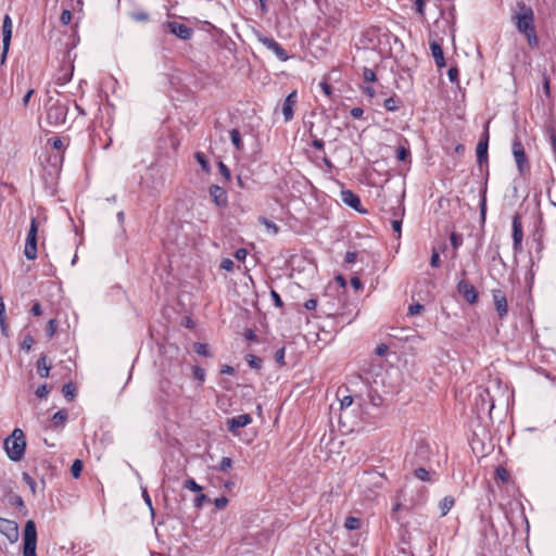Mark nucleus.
<instances>
[{"label": "nucleus", "mask_w": 556, "mask_h": 556, "mask_svg": "<svg viewBox=\"0 0 556 556\" xmlns=\"http://www.w3.org/2000/svg\"><path fill=\"white\" fill-rule=\"evenodd\" d=\"M511 22L515 24L517 30L522 34L530 48L536 49L539 47V38L534 24V12L532 8L526 4L525 1H518L513 10Z\"/></svg>", "instance_id": "f257e3e1"}, {"label": "nucleus", "mask_w": 556, "mask_h": 556, "mask_svg": "<svg viewBox=\"0 0 556 556\" xmlns=\"http://www.w3.org/2000/svg\"><path fill=\"white\" fill-rule=\"evenodd\" d=\"M4 448L8 457L13 462H18L23 458L26 448V439L24 432L16 428L10 437L4 441Z\"/></svg>", "instance_id": "f03ea898"}, {"label": "nucleus", "mask_w": 556, "mask_h": 556, "mask_svg": "<svg viewBox=\"0 0 556 556\" xmlns=\"http://www.w3.org/2000/svg\"><path fill=\"white\" fill-rule=\"evenodd\" d=\"M67 113V103L55 101L47 109V121L52 126H61L66 122Z\"/></svg>", "instance_id": "7ed1b4c3"}, {"label": "nucleus", "mask_w": 556, "mask_h": 556, "mask_svg": "<svg viewBox=\"0 0 556 556\" xmlns=\"http://www.w3.org/2000/svg\"><path fill=\"white\" fill-rule=\"evenodd\" d=\"M23 556H37V530L33 520H28L24 528Z\"/></svg>", "instance_id": "20e7f679"}, {"label": "nucleus", "mask_w": 556, "mask_h": 556, "mask_svg": "<svg viewBox=\"0 0 556 556\" xmlns=\"http://www.w3.org/2000/svg\"><path fill=\"white\" fill-rule=\"evenodd\" d=\"M37 235H38V224L37 219L33 217L30 219L29 230L26 237L24 254L25 257L29 261H33L37 257Z\"/></svg>", "instance_id": "39448f33"}, {"label": "nucleus", "mask_w": 556, "mask_h": 556, "mask_svg": "<svg viewBox=\"0 0 556 556\" xmlns=\"http://www.w3.org/2000/svg\"><path fill=\"white\" fill-rule=\"evenodd\" d=\"M475 407H476L478 415L484 414V413H491V410L494 407V402H493V399L491 397L488 389H484V388L477 389V395L475 397Z\"/></svg>", "instance_id": "423d86ee"}, {"label": "nucleus", "mask_w": 556, "mask_h": 556, "mask_svg": "<svg viewBox=\"0 0 556 556\" xmlns=\"http://www.w3.org/2000/svg\"><path fill=\"white\" fill-rule=\"evenodd\" d=\"M12 29H13L12 18L10 17L9 14H5L3 17V22H2V52H1V58H0L1 63L5 62V59H7V55L9 52L11 38H12Z\"/></svg>", "instance_id": "0eeeda50"}, {"label": "nucleus", "mask_w": 556, "mask_h": 556, "mask_svg": "<svg viewBox=\"0 0 556 556\" xmlns=\"http://www.w3.org/2000/svg\"><path fill=\"white\" fill-rule=\"evenodd\" d=\"M257 40L265 48L273 51L278 60L285 62L289 59V55L286 52V50L274 38L264 36L262 34H257Z\"/></svg>", "instance_id": "6e6552de"}, {"label": "nucleus", "mask_w": 556, "mask_h": 556, "mask_svg": "<svg viewBox=\"0 0 556 556\" xmlns=\"http://www.w3.org/2000/svg\"><path fill=\"white\" fill-rule=\"evenodd\" d=\"M513 155L520 174L529 169V163L526 156L525 148L518 138L513 142Z\"/></svg>", "instance_id": "1a4fd4ad"}, {"label": "nucleus", "mask_w": 556, "mask_h": 556, "mask_svg": "<svg viewBox=\"0 0 556 556\" xmlns=\"http://www.w3.org/2000/svg\"><path fill=\"white\" fill-rule=\"evenodd\" d=\"M513 250L515 254H518L522 251V239H523V230L522 224L519 215H514L513 217Z\"/></svg>", "instance_id": "9d476101"}, {"label": "nucleus", "mask_w": 556, "mask_h": 556, "mask_svg": "<svg viewBox=\"0 0 556 556\" xmlns=\"http://www.w3.org/2000/svg\"><path fill=\"white\" fill-rule=\"evenodd\" d=\"M492 298L498 317L501 319L505 318L508 315V304L505 292L501 289H493Z\"/></svg>", "instance_id": "9b49d317"}, {"label": "nucleus", "mask_w": 556, "mask_h": 556, "mask_svg": "<svg viewBox=\"0 0 556 556\" xmlns=\"http://www.w3.org/2000/svg\"><path fill=\"white\" fill-rule=\"evenodd\" d=\"M165 27L170 34L175 35L181 40H189L193 35V29L191 27L175 21L167 22Z\"/></svg>", "instance_id": "f8f14e48"}, {"label": "nucleus", "mask_w": 556, "mask_h": 556, "mask_svg": "<svg viewBox=\"0 0 556 556\" xmlns=\"http://www.w3.org/2000/svg\"><path fill=\"white\" fill-rule=\"evenodd\" d=\"M457 292L469 303L475 304L478 300V292L473 285L466 279H460L457 283Z\"/></svg>", "instance_id": "ddd939ff"}, {"label": "nucleus", "mask_w": 556, "mask_h": 556, "mask_svg": "<svg viewBox=\"0 0 556 556\" xmlns=\"http://www.w3.org/2000/svg\"><path fill=\"white\" fill-rule=\"evenodd\" d=\"M0 533L3 534L11 543L18 539V527L15 521L0 518Z\"/></svg>", "instance_id": "4468645a"}, {"label": "nucleus", "mask_w": 556, "mask_h": 556, "mask_svg": "<svg viewBox=\"0 0 556 556\" xmlns=\"http://www.w3.org/2000/svg\"><path fill=\"white\" fill-rule=\"evenodd\" d=\"M296 102H298V92L295 90H293L286 97V99L282 103V106H281L285 122L288 123L293 118V116H294L293 109H294Z\"/></svg>", "instance_id": "2eb2a0df"}, {"label": "nucleus", "mask_w": 556, "mask_h": 556, "mask_svg": "<svg viewBox=\"0 0 556 556\" xmlns=\"http://www.w3.org/2000/svg\"><path fill=\"white\" fill-rule=\"evenodd\" d=\"M210 195L213 200V202L219 206V207H223V206H226L227 203H228V195H227V192L226 190L220 187V186H217V185H212L210 187Z\"/></svg>", "instance_id": "dca6fc26"}, {"label": "nucleus", "mask_w": 556, "mask_h": 556, "mask_svg": "<svg viewBox=\"0 0 556 556\" xmlns=\"http://www.w3.org/2000/svg\"><path fill=\"white\" fill-rule=\"evenodd\" d=\"M252 422V417L249 414H242L228 419V430L236 433L239 428H243Z\"/></svg>", "instance_id": "f3484780"}, {"label": "nucleus", "mask_w": 556, "mask_h": 556, "mask_svg": "<svg viewBox=\"0 0 556 556\" xmlns=\"http://www.w3.org/2000/svg\"><path fill=\"white\" fill-rule=\"evenodd\" d=\"M341 200L344 204L352 207L353 210L357 212H362L361 206V199L359 197L354 193L352 190H343L341 191Z\"/></svg>", "instance_id": "a211bd4d"}, {"label": "nucleus", "mask_w": 556, "mask_h": 556, "mask_svg": "<svg viewBox=\"0 0 556 556\" xmlns=\"http://www.w3.org/2000/svg\"><path fill=\"white\" fill-rule=\"evenodd\" d=\"M488 146H489V132L484 131L483 138L477 144L476 153L477 161L481 165L482 163L488 161Z\"/></svg>", "instance_id": "6ab92c4d"}, {"label": "nucleus", "mask_w": 556, "mask_h": 556, "mask_svg": "<svg viewBox=\"0 0 556 556\" xmlns=\"http://www.w3.org/2000/svg\"><path fill=\"white\" fill-rule=\"evenodd\" d=\"M430 49H431V53H432V56L434 59V62H435L437 66L438 67H444L445 66V59H444V54H443V50H442L441 45L438 41L432 40L430 42Z\"/></svg>", "instance_id": "aec40b11"}, {"label": "nucleus", "mask_w": 556, "mask_h": 556, "mask_svg": "<svg viewBox=\"0 0 556 556\" xmlns=\"http://www.w3.org/2000/svg\"><path fill=\"white\" fill-rule=\"evenodd\" d=\"M455 504V500L453 496L447 495L443 497L439 503V508L441 511V516H446L448 511L452 509V507Z\"/></svg>", "instance_id": "412c9836"}, {"label": "nucleus", "mask_w": 556, "mask_h": 556, "mask_svg": "<svg viewBox=\"0 0 556 556\" xmlns=\"http://www.w3.org/2000/svg\"><path fill=\"white\" fill-rule=\"evenodd\" d=\"M50 368L51 367H50V365L47 362V356L46 355L40 356V358L37 361V371H38V375L41 378H47L49 376Z\"/></svg>", "instance_id": "4be33fe9"}, {"label": "nucleus", "mask_w": 556, "mask_h": 556, "mask_svg": "<svg viewBox=\"0 0 556 556\" xmlns=\"http://www.w3.org/2000/svg\"><path fill=\"white\" fill-rule=\"evenodd\" d=\"M363 479L372 482L375 486L381 488L384 477L378 472H365Z\"/></svg>", "instance_id": "5701e85b"}, {"label": "nucleus", "mask_w": 556, "mask_h": 556, "mask_svg": "<svg viewBox=\"0 0 556 556\" xmlns=\"http://www.w3.org/2000/svg\"><path fill=\"white\" fill-rule=\"evenodd\" d=\"M229 135H230V140H231L232 144L235 146L236 150L242 151L243 150V141H242L240 131L238 129H231Z\"/></svg>", "instance_id": "b1692460"}, {"label": "nucleus", "mask_w": 556, "mask_h": 556, "mask_svg": "<svg viewBox=\"0 0 556 556\" xmlns=\"http://www.w3.org/2000/svg\"><path fill=\"white\" fill-rule=\"evenodd\" d=\"M194 157H195L197 162L199 163V165L201 166V169L204 173L208 174L211 172V165H210V162L206 159L205 154L202 152H195Z\"/></svg>", "instance_id": "393cba45"}, {"label": "nucleus", "mask_w": 556, "mask_h": 556, "mask_svg": "<svg viewBox=\"0 0 556 556\" xmlns=\"http://www.w3.org/2000/svg\"><path fill=\"white\" fill-rule=\"evenodd\" d=\"M258 222H260L262 225H264V226H265V228L267 229V231L271 232L273 235H277V233H278L279 228H278V226H277L274 222H271V220H269V219H267L266 217H263V216H261V217L258 218Z\"/></svg>", "instance_id": "a878e982"}, {"label": "nucleus", "mask_w": 556, "mask_h": 556, "mask_svg": "<svg viewBox=\"0 0 556 556\" xmlns=\"http://www.w3.org/2000/svg\"><path fill=\"white\" fill-rule=\"evenodd\" d=\"M361 525H362V521L359 518H356V517H348L344 521V527L348 529V530H357L361 528Z\"/></svg>", "instance_id": "bb28decb"}, {"label": "nucleus", "mask_w": 556, "mask_h": 556, "mask_svg": "<svg viewBox=\"0 0 556 556\" xmlns=\"http://www.w3.org/2000/svg\"><path fill=\"white\" fill-rule=\"evenodd\" d=\"M414 476L421 480V481H431V475H430V471H428L426 468L424 467H419V468H416L414 470Z\"/></svg>", "instance_id": "cd10ccee"}, {"label": "nucleus", "mask_w": 556, "mask_h": 556, "mask_svg": "<svg viewBox=\"0 0 556 556\" xmlns=\"http://www.w3.org/2000/svg\"><path fill=\"white\" fill-rule=\"evenodd\" d=\"M66 419H67V412L64 409L56 412L52 416V422L55 426H62L66 421Z\"/></svg>", "instance_id": "c85d7f7f"}, {"label": "nucleus", "mask_w": 556, "mask_h": 556, "mask_svg": "<svg viewBox=\"0 0 556 556\" xmlns=\"http://www.w3.org/2000/svg\"><path fill=\"white\" fill-rule=\"evenodd\" d=\"M62 392H63V395L68 400V401H72L75 396V393H76V388L74 387L73 383H66L63 386V389H62Z\"/></svg>", "instance_id": "c756f323"}, {"label": "nucleus", "mask_w": 556, "mask_h": 556, "mask_svg": "<svg viewBox=\"0 0 556 556\" xmlns=\"http://www.w3.org/2000/svg\"><path fill=\"white\" fill-rule=\"evenodd\" d=\"M383 106L387 111L395 112L399 110V101L395 98L390 97L384 100Z\"/></svg>", "instance_id": "7c9ffc66"}, {"label": "nucleus", "mask_w": 556, "mask_h": 556, "mask_svg": "<svg viewBox=\"0 0 556 556\" xmlns=\"http://www.w3.org/2000/svg\"><path fill=\"white\" fill-rule=\"evenodd\" d=\"M22 479L23 481L25 482V484L30 489L31 493L33 494H36V486H37V483L36 481L33 479V477L27 473V472H23L22 475Z\"/></svg>", "instance_id": "2f4dec72"}, {"label": "nucleus", "mask_w": 556, "mask_h": 556, "mask_svg": "<svg viewBox=\"0 0 556 556\" xmlns=\"http://www.w3.org/2000/svg\"><path fill=\"white\" fill-rule=\"evenodd\" d=\"M130 18L138 23H144L149 20V14L144 11L131 12Z\"/></svg>", "instance_id": "473e14b6"}, {"label": "nucleus", "mask_w": 556, "mask_h": 556, "mask_svg": "<svg viewBox=\"0 0 556 556\" xmlns=\"http://www.w3.org/2000/svg\"><path fill=\"white\" fill-rule=\"evenodd\" d=\"M247 361H248L249 366L251 368H253V369H261L262 368L263 361L260 357L250 354V355L247 356Z\"/></svg>", "instance_id": "72a5a7b5"}, {"label": "nucleus", "mask_w": 556, "mask_h": 556, "mask_svg": "<svg viewBox=\"0 0 556 556\" xmlns=\"http://www.w3.org/2000/svg\"><path fill=\"white\" fill-rule=\"evenodd\" d=\"M83 470V462L80 459H75L71 467V473L74 478H79Z\"/></svg>", "instance_id": "f704fd0d"}, {"label": "nucleus", "mask_w": 556, "mask_h": 556, "mask_svg": "<svg viewBox=\"0 0 556 556\" xmlns=\"http://www.w3.org/2000/svg\"><path fill=\"white\" fill-rule=\"evenodd\" d=\"M184 486L192 492L200 493L202 491V486L198 484L194 479L189 478L185 481Z\"/></svg>", "instance_id": "c9c22d12"}, {"label": "nucleus", "mask_w": 556, "mask_h": 556, "mask_svg": "<svg viewBox=\"0 0 556 556\" xmlns=\"http://www.w3.org/2000/svg\"><path fill=\"white\" fill-rule=\"evenodd\" d=\"M495 478L502 482H507L509 480V472L503 467H497L495 469Z\"/></svg>", "instance_id": "e433bc0d"}, {"label": "nucleus", "mask_w": 556, "mask_h": 556, "mask_svg": "<svg viewBox=\"0 0 556 556\" xmlns=\"http://www.w3.org/2000/svg\"><path fill=\"white\" fill-rule=\"evenodd\" d=\"M410 155V152L408 149H406L403 146H400L396 148V159L399 161H406Z\"/></svg>", "instance_id": "4c0bfd02"}, {"label": "nucleus", "mask_w": 556, "mask_h": 556, "mask_svg": "<svg viewBox=\"0 0 556 556\" xmlns=\"http://www.w3.org/2000/svg\"><path fill=\"white\" fill-rule=\"evenodd\" d=\"M56 329H58V324H56L55 319H50L46 327V333H47L48 338H52L55 334Z\"/></svg>", "instance_id": "58836bf2"}, {"label": "nucleus", "mask_w": 556, "mask_h": 556, "mask_svg": "<svg viewBox=\"0 0 556 556\" xmlns=\"http://www.w3.org/2000/svg\"><path fill=\"white\" fill-rule=\"evenodd\" d=\"M450 241L454 249H458L463 244L462 236L456 232L451 233Z\"/></svg>", "instance_id": "ea45409f"}, {"label": "nucleus", "mask_w": 556, "mask_h": 556, "mask_svg": "<svg viewBox=\"0 0 556 556\" xmlns=\"http://www.w3.org/2000/svg\"><path fill=\"white\" fill-rule=\"evenodd\" d=\"M231 466H232L231 458L225 456L222 458L218 468L220 471H228L231 468Z\"/></svg>", "instance_id": "a19ab883"}, {"label": "nucleus", "mask_w": 556, "mask_h": 556, "mask_svg": "<svg viewBox=\"0 0 556 556\" xmlns=\"http://www.w3.org/2000/svg\"><path fill=\"white\" fill-rule=\"evenodd\" d=\"M424 308H425L424 305H421L420 303H414V304L409 305V307H408V315L409 316L418 315L424 311Z\"/></svg>", "instance_id": "79ce46f5"}, {"label": "nucleus", "mask_w": 556, "mask_h": 556, "mask_svg": "<svg viewBox=\"0 0 556 556\" xmlns=\"http://www.w3.org/2000/svg\"><path fill=\"white\" fill-rule=\"evenodd\" d=\"M194 351L199 354V355H202V356H210V352H208V349H207V345L204 344V343H197L194 345Z\"/></svg>", "instance_id": "37998d69"}, {"label": "nucleus", "mask_w": 556, "mask_h": 556, "mask_svg": "<svg viewBox=\"0 0 556 556\" xmlns=\"http://www.w3.org/2000/svg\"><path fill=\"white\" fill-rule=\"evenodd\" d=\"M218 169L220 175L228 181L230 180L231 174L230 169L220 161L218 162Z\"/></svg>", "instance_id": "c03bdc74"}, {"label": "nucleus", "mask_w": 556, "mask_h": 556, "mask_svg": "<svg viewBox=\"0 0 556 556\" xmlns=\"http://www.w3.org/2000/svg\"><path fill=\"white\" fill-rule=\"evenodd\" d=\"M60 21L63 25H67L72 21V12L67 9L63 10L60 16Z\"/></svg>", "instance_id": "a18cd8bd"}, {"label": "nucleus", "mask_w": 556, "mask_h": 556, "mask_svg": "<svg viewBox=\"0 0 556 556\" xmlns=\"http://www.w3.org/2000/svg\"><path fill=\"white\" fill-rule=\"evenodd\" d=\"M207 501H208V497L205 494L200 493L198 496H195V498L193 501L194 507L201 508L203 506V504Z\"/></svg>", "instance_id": "49530a36"}, {"label": "nucleus", "mask_w": 556, "mask_h": 556, "mask_svg": "<svg viewBox=\"0 0 556 556\" xmlns=\"http://www.w3.org/2000/svg\"><path fill=\"white\" fill-rule=\"evenodd\" d=\"M447 76L451 83H458L459 71L457 67H451L447 71Z\"/></svg>", "instance_id": "de8ad7c7"}, {"label": "nucleus", "mask_w": 556, "mask_h": 556, "mask_svg": "<svg viewBox=\"0 0 556 556\" xmlns=\"http://www.w3.org/2000/svg\"><path fill=\"white\" fill-rule=\"evenodd\" d=\"M363 77L365 81L372 83L376 80V74L370 68H364Z\"/></svg>", "instance_id": "09e8293b"}, {"label": "nucleus", "mask_w": 556, "mask_h": 556, "mask_svg": "<svg viewBox=\"0 0 556 556\" xmlns=\"http://www.w3.org/2000/svg\"><path fill=\"white\" fill-rule=\"evenodd\" d=\"M440 263V254L437 250H433L430 258V265L434 268H438Z\"/></svg>", "instance_id": "8fccbe9b"}, {"label": "nucleus", "mask_w": 556, "mask_h": 556, "mask_svg": "<svg viewBox=\"0 0 556 556\" xmlns=\"http://www.w3.org/2000/svg\"><path fill=\"white\" fill-rule=\"evenodd\" d=\"M228 504V498L226 496H220V497H217L215 498L214 501V505L217 509H223L227 506Z\"/></svg>", "instance_id": "3c124183"}, {"label": "nucleus", "mask_w": 556, "mask_h": 556, "mask_svg": "<svg viewBox=\"0 0 556 556\" xmlns=\"http://www.w3.org/2000/svg\"><path fill=\"white\" fill-rule=\"evenodd\" d=\"M270 296H271L273 302H274L276 307H282L283 302H282V300H281V298H280V295L278 294L277 291L271 290L270 291Z\"/></svg>", "instance_id": "603ef678"}, {"label": "nucleus", "mask_w": 556, "mask_h": 556, "mask_svg": "<svg viewBox=\"0 0 556 556\" xmlns=\"http://www.w3.org/2000/svg\"><path fill=\"white\" fill-rule=\"evenodd\" d=\"M353 403V396L351 395H345L343 396L341 400H340V408L343 409V408H348L352 405Z\"/></svg>", "instance_id": "864d4df0"}, {"label": "nucleus", "mask_w": 556, "mask_h": 556, "mask_svg": "<svg viewBox=\"0 0 556 556\" xmlns=\"http://www.w3.org/2000/svg\"><path fill=\"white\" fill-rule=\"evenodd\" d=\"M275 359L280 366L285 365V348L276 351Z\"/></svg>", "instance_id": "5fc2aeb1"}, {"label": "nucleus", "mask_w": 556, "mask_h": 556, "mask_svg": "<svg viewBox=\"0 0 556 556\" xmlns=\"http://www.w3.org/2000/svg\"><path fill=\"white\" fill-rule=\"evenodd\" d=\"M235 263L230 258H224L220 263V268L227 271L233 269Z\"/></svg>", "instance_id": "6e6d98bb"}, {"label": "nucleus", "mask_w": 556, "mask_h": 556, "mask_svg": "<svg viewBox=\"0 0 556 556\" xmlns=\"http://www.w3.org/2000/svg\"><path fill=\"white\" fill-rule=\"evenodd\" d=\"M49 394L47 384L39 386L36 390V395L40 399L46 397Z\"/></svg>", "instance_id": "4d7b16f0"}, {"label": "nucleus", "mask_w": 556, "mask_h": 556, "mask_svg": "<svg viewBox=\"0 0 556 556\" xmlns=\"http://www.w3.org/2000/svg\"><path fill=\"white\" fill-rule=\"evenodd\" d=\"M548 142H549L552 150L556 156V132L554 130H551L548 134Z\"/></svg>", "instance_id": "13d9d810"}, {"label": "nucleus", "mask_w": 556, "mask_h": 556, "mask_svg": "<svg viewBox=\"0 0 556 556\" xmlns=\"http://www.w3.org/2000/svg\"><path fill=\"white\" fill-rule=\"evenodd\" d=\"M33 343H34L33 338L30 336H27V337L24 338L21 346H22L23 350L29 351L31 349Z\"/></svg>", "instance_id": "bf43d9fd"}, {"label": "nucleus", "mask_w": 556, "mask_h": 556, "mask_svg": "<svg viewBox=\"0 0 556 556\" xmlns=\"http://www.w3.org/2000/svg\"><path fill=\"white\" fill-rule=\"evenodd\" d=\"M356 258H357L356 252L349 251V252H346V254L344 256V262L346 264H354L356 262Z\"/></svg>", "instance_id": "052dcab7"}, {"label": "nucleus", "mask_w": 556, "mask_h": 556, "mask_svg": "<svg viewBox=\"0 0 556 556\" xmlns=\"http://www.w3.org/2000/svg\"><path fill=\"white\" fill-rule=\"evenodd\" d=\"M416 11L424 16L425 15V0H415L414 1Z\"/></svg>", "instance_id": "680f3d73"}, {"label": "nucleus", "mask_w": 556, "mask_h": 556, "mask_svg": "<svg viewBox=\"0 0 556 556\" xmlns=\"http://www.w3.org/2000/svg\"><path fill=\"white\" fill-rule=\"evenodd\" d=\"M194 377L200 380L201 382L205 379V370L200 367H194Z\"/></svg>", "instance_id": "e2e57ef3"}, {"label": "nucleus", "mask_w": 556, "mask_h": 556, "mask_svg": "<svg viewBox=\"0 0 556 556\" xmlns=\"http://www.w3.org/2000/svg\"><path fill=\"white\" fill-rule=\"evenodd\" d=\"M350 114H351V116H352L353 118H356V119H357V118H361V117L363 116V114H364V110H363L362 108L356 106V108H353V109L351 110Z\"/></svg>", "instance_id": "0e129e2a"}, {"label": "nucleus", "mask_w": 556, "mask_h": 556, "mask_svg": "<svg viewBox=\"0 0 556 556\" xmlns=\"http://www.w3.org/2000/svg\"><path fill=\"white\" fill-rule=\"evenodd\" d=\"M319 87L327 97L331 94V86L327 81H321Z\"/></svg>", "instance_id": "69168bd1"}, {"label": "nucleus", "mask_w": 556, "mask_h": 556, "mask_svg": "<svg viewBox=\"0 0 556 556\" xmlns=\"http://www.w3.org/2000/svg\"><path fill=\"white\" fill-rule=\"evenodd\" d=\"M248 255V252L245 249H238L235 253V257L238 260V261H244L245 257Z\"/></svg>", "instance_id": "338daca9"}, {"label": "nucleus", "mask_w": 556, "mask_h": 556, "mask_svg": "<svg viewBox=\"0 0 556 556\" xmlns=\"http://www.w3.org/2000/svg\"><path fill=\"white\" fill-rule=\"evenodd\" d=\"M351 285L355 290H359L363 288V283L358 277H353L351 279Z\"/></svg>", "instance_id": "774afa93"}]
</instances>
